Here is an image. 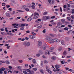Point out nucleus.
<instances>
[{
  "label": "nucleus",
  "instance_id": "nucleus-1",
  "mask_svg": "<svg viewBox=\"0 0 74 74\" xmlns=\"http://www.w3.org/2000/svg\"><path fill=\"white\" fill-rule=\"evenodd\" d=\"M23 70L26 71L27 72H28L29 73H28V74H34V71L33 70L31 71L29 69H23Z\"/></svg>",
  "mask_w": 74,
  "mask_h": 74
},
{
  "label": "nucleus",
  "instance_id": "nucleus-2",
  "mask_svg": "<svg viewBox=\"0 0 74 74\" xmlns=\"http://www.w3.org/2000/svg\"><path fill=\"white\" fill-rule=\"evenodd\" d=\"M59 41V39L57 38H54L51 40V41L50 42V43H53V42H58Z\"/></svg>",
  "mask_w": 74,
  "mask_h": 74
},
{
  "label": "nucleus",
  "instance_id": "nucleus-3",
  "mask_svg": "<svg viewBox=\"0 0 74 74\" xmlns=\"http://www.w3.org/2000/svg\"><path fill=\"white\" fill-rule=\"evenodd\" d=\"M45 40H48V41H51V40H52V38L50 37V36H47L45 38Z\"/></svg>",
  "mask_w": 74,
  "mask_h": 74
},
{
  "label": "nucleus",
  "instance_id": "nucleus-4",
  "mask_svg": "<svg viewBox=\"0 0 74 74\" xmlns=\"http://www.w3.org/2000/svg\"><path fill=\"white\" fill-rule=\"evenodd\" d=\"M46 71H48V73H50V74H52V71L49 70V68L48 67V66H47L46 67Z\"/></svg>",
  "mask_w": 74,
  "mask_h": 74
},
{
  "label": "nucleus",
  "instance_id": "nucleus-5",
  "mask_svg": "<svg viewBox=\"0 0 74 74\" xmlns=\"http://www.w3.org/2000/svg\"><path fill=\"white\" fill-rule=\"evenodd\" d=\"M24 44L27 47H29L30 45V43L29 42H25L24 43Z\"/></svg>",
  "mask_w": 74,
  "mask_h": 74
},
{
  "label": "nucleus",
  "instance_id": "nucleus-6",
  "mask_svg": "<svg viewBox=\"0 0 74 74\" xmlns=\"http://www.w3.org/2000/svg\"><path fill=\"white\" fill-rule=\"evenodd\" d=\"M5 15L7 17H10L11 16H10V14L8 12H7L5 14Z\"/></svg>",
  "mask_w": 74,
  "mask_h": 74
},
{
  "label": "nucleus",
  "instance_id": "nucleus-7",
  "mask_svg": "<svg viewBox=\"0 0 74 74\" xmlns=\"http://www.w3.org/2000/svg\"><path fill=\"white\" fill-rule=\"evenodd\" d=\"M50 16H45V20H47V19H49L50 18Z\"/></svg>",
  "mask_w": 74,
  "mask_h": 74
},
{
  "label": "nucleus",
  "instance_id": "nucleus-8",
  "mask_svg": "<svg viewBox=\"0 0 74 74\" xmlns=\"http://www.w3.org/2000/svg\"><path fill=\"white\" fill-rule=\"evenodd\" d=\"M29 37L30 38H31V39H34V38H35V37H34V36L33 35H29Z\"/></svg>",
  "mask_w": 74,
  "mask_h": 74
},
{
  "label": "nucleus",
  "instance_id": "nucleus-9",
  "mask_svg": "<svg viewBox=\"0 0 74 74\" xmlns=\"http://www.w3.org/2000/svg\"><path fill=\"white\" fill-rule=\"evenodd\" d=\"M38 44L39 46H41V45H42V42H41V41L39 40L38 42Z\"/></svg>",
  "mask_w": 74,
  "mask_h": 74
},
{
  "label": "nucleus",
  "instance_id": "nucleus-10",
  "mask_svg": "<svg viewBox=\"0 0 74 74\" xmlns=\"http://www.w3.org/2000/svg\"><path fill=\"white\" fill-rule=\"evenodd\" d=\"M46 47H47V44H45L43 46L42 48L45 50L46 49Z\"/></svg>",
  "mask_w": 74,
  "mask_h": 74
},
{
  "label": "nucleus",
  "instance_id": "nucleus-11",
  "mask_svg": "<svg viewBox=\"0 0 74 74\" xmlns=\"http://www.w3.org/2000/svg\"><path fill=\"white\" fill-rule=\"evenodd\" d=\"M61 21L62 22V23H66V21H65V20L64 19H62L61 20Z\"/></svg>",
  "mask_w": 74,
  "mask_h": 74
},
{
  "label": "nucleus",
  "instance_id": "nucleus-12",
  "mask_svg": "<svg viewBox=\"0 0 74 74\" xmlns=\"http://www.w3.org/2000/svg\"><path fill=\"white\" fill-rule=\"evenodd\" d=\"M55 67L56 68H59L60 67V66L59 65L57 64L55 65Z\"/></svg>",
  "mask_w": 74,
  "mask_h": 74
},
{
  "label": "nucleus",
  "instance_id": "nucleus-13",
  "mask_svg": "<svg viewBox=\"0 0 74 74\" xmlns=\"http://www.w3.org/2000/svg\"><path fill=\"white\" fill-rule=\"evenodd\" d=\"M26 24H23L21 25V26H19L20 27H22V26H25Z\"/></svg>",
  "mask_w": 74,
  "mask_h": 74
},
{
  "label": "nucleus",
  "instance_id": "nucleus-14",
  "mask_svg": "<svg viewBox=\"0 0 74 74\" xmlns=\"http://www.w3.org/2000/svg\"><path fill=\"white\" fill-rule=\"evenodd\" d=\"M62 47H59L58 50L59 51H62Z\"/></svg>",
  "mask_w": 74,
  "mask_h": 74
},
{
  "label": "nucleus",
  "instance_id": "nucleus-15",
  "mask_svg": "<svg viewBox=\"0 0 74 74\" xmlns=\"http://www.w3.org/2000/svg\"><path fill=\"white\" fill-rule=\"evenodd\" d=\"M5 70V68H1L0 69V71H4Z\"/></svg>",
  "mask_w": 74,
  "mask_h": 74
},
{
  "label": "nucleus",
  "instance_id": "nucleus-16",
  "mask_svg": "<svg viewBox=\"0 0 74 74\" xmlns=\"http://www.w3.org/2000/svg\"><path fill=\"white\" fill-rule=\"evenodd\" d=\"M38 18V16H34L33 18V19H37Z\"/></svg>",
  "mask_w": 74,
  "mask_h": 74
},
{
  "label": "nucleus",
  "instance_id": "nucleus-17",
  "mask_svg": "<svg viewBox=\"0 0 74 74\" xmlns=\"http://www.w3.org/2000/svg\"><path fill=\"white\" fill-rule=\"evenodd\" d=\"M32 21V18L29 17V18H28L27 20V21L28 22H30Z\"/></svg>",
  "mask_w": 74,
  "mask_h": 74
},
{
  "label": "nucleus",
  "instance_id": "nucleus-18",
  "mask_svg": "<svg viewBox=\"0 0 74 74\" xmlns=\"http://www.w3.org/2000/svg\"><path fill=\"white\" fill-rule=\"evenodd\" d=\"M32 62L34 64H36V60L35 59H33Z\"/></svg>",
  "mask_w": 74,
  "mask_h": 74
},
{
  "label": "nucleus",
  "instance_id": "nucleus-19",
  "mask_svg": "<svg viewBox=\"0 0 74 74\" xmlns=\"http://www.w3.org/2000/svg\"><path fill=\"white\" fill-rule=\"evenodd\" d=\"M62 70H60L59 71H58L57 72V74H62V72L61 71Z\"/></svg>",
  "mask_w": 74,
  "mask_h": 74
},
{
  "label": "nucleus",
  "instance_id": "nucleus-20",
  "mask_svg": "<svg viewBox=\"0 0 74 74\" xmlns=\"http://www.w3.org/2000/svg\"><path fill=\"white\" fill-rule=\"evenodd\" d=\"M36 15H38V16H39V14H38V13L35 12L34 13V16H36Z\"/></svg>",
  "mask_w": 74,
  "mask_h": 74
},
{
  "label": "nucleus",
  "instance_id": "nucleus-21",
  "mask_svg": "<svg viewBox=\"0 0 74 74\" xmlns=\"http://www.w3.org/2000/svg\"><path fill=\"white\" fill-rule=\"evenodd\" d=\"M5 62L6 64H10V62L8 60H6L5 61Z\"/></svg>",
  "mask_w": 74,
  "mask_h": 74
},
{
  "label": "nucleus",
  "instance_id": "nucleus-22",
  "mask_svg": "<svg viewBox=\"0 0 74 74\" xmlns=\"http://www.w3.org/2000/svg\"><path fill=\"white\" fill-rule=\"evenodd\" d=\"M67 19H68V21H70V20H71V18L69 17H67Z\"/></svg>",
  "mask_w": 74,
  "mask_h": 74
},
{
  "label": "nucleus",
  "instance_id": "nucleus-23",
  "mask_svg": "<svg viewBox=\"0 0 74 74\" xmlns=\"http://www.w3.org/2000/svg\"><path fill=\"white\" fill-rule=\"evenodd\" d=\"M40 71L43 74H44V71L42 69H40Z\"/></svg>",
  "mask_w": 74,
  "mask_h": 74
},
{
  "label": "nucleus",
  "instance_id": "nucleus-24",
  "mask_svg": "<svg viewBox=\"0 0 74 74\" xmlns=\"http://www.w3.org/2000/svg\"><path fill=\"white\" fill-rule=\"evenodd\" d=\"M61 43L63 45H64V41H63V40L61 41Z\"/></svg>",
  "mask_w": 74,
  "mask_h": 74
},
{
  "label": "nucleus",
  "instance_id": "nucleus-25",
  "mask_svg": "<svg viewBox=\"0 0 74 74\" xmlns=\"http://www.w3.org/2000/svg\"><path fill=\"white\" fill-rule=\"evenodd\" d=\"M51 59H52V60H56V58L55 57H52Z\"/></svg>",
  "mask_w": 74,
  "mask_h": 74
},
{
  "label": "nucleus",
  "instance_id": "nucleus-26",
  "mask_svg": "<svg viewBox=\"0 0 74 74\" xmlns=\"http://www.w3.org/2000/svg\"><path fill=\"white\" fill-rule=\"evenodd\" d=\"M68 26L69 27L68 29H71V27H72V26L71 25H68Z\"/></svg>",
  "mask_w": 74,
  "mask_h": 74
},
{
  "label": "nucleus",
  "instance_id": "nucleus-27",
  "mask_svg": "<svg viewBox=\"0 0 74 74\" xmlns=\"http://www.w3.org/2000/svg\"><path fill=\"white\" fill-rule=\"evenodd\" d=\"M31 34H33V35H36V33H34V32H31Z\"/></svg>",
  "mask_w": 74,
  "mask_h": 74
},
{
  "label": "nucleus",
  "instance_id": "nucleus-28",
  "mask_svg": "<svg viewBox=\"0 0 74 74\" xmlns=\"http://www.w3.org/2000/svg\"><path fill=\"white\" fill-rule=\"evenodd\" d=\"M67 53V52L66 51H65L63 53V55H66Z\"/></svg>",
  "mask_w": 74,
  "mask_h": 74
},
{
  "label": "nucleus",
  "instance_id": "nucleus-29",
  "mask_svg": "<svg viewBox=\"0 0 74 74\" xmlns=\"http://www.w3.org/2000/svg\"><path fill=\"white\" fill-rule=\"evenodd\" d=\"M23 73H24L25 74H28V73H27V72H26V71H23Z\"/></svg>",
  "mask_w": 74,
  "mask_h": 74
},
{
  "label": "nucleus",
  "instance_id": "nucleus-30",
  "mask_svg": "<svg viewBox=\"0 0 74 74\" xmlns=\"http://www.w3.org/2000/svg\"><path fill=\"white\" fill-rule=\"evenodd\" d=\"M40 56V53H38L36 55V56H37V57H39Z\"/></svg>",
  "mask_w": 74,
  "mask_h": 74
},
{
  "label": "nucleus",
  "instance_id": "nucleus-31",
  "mask_svg": "<svg viewBox=\"0 0 74 74\" xmlns=\"http://www.w3.org/2000/svg\"><path fill=\"white\" fill-rule=\"evenodd\" d=\"M71 10H72L71 12L72 14H74V9H72Z\"/></svg>",
  "mask_w": 74,
  "mask_h": 74
},
{
  "label": "nucleus",
  "instance_id": "nucleus-32",
  "mask_svg": "<svg viewBox=\"0 0 74 74\" xmlns=\"http://www.w3.org/2000/svg\"><path fill=\"white\" fill-rule=\"evenodd\" d=\"M31 7L32 8V9H34L36 7H35V6H34V5H32V6H31Z\"/></svg>",
  "mask_w": 74,
  "mask_h": 74
},
{
  "label": "nucleus",
  "instance_id": "nucleus-33",
  "mask_svg": "<svg viewBox=\"0 0 74 74\" xmlns=\"http://www.w3.org/2000/svg\"><path fill=\"white\" fill-rule=\"evenodd\" d=\"M18 62L20 63H22L23 62V61L22 60H18Z\"/></svg>",
  "mask_w": 74,
  "mask_h": 74
},
{
  "label": "nucleus",
  "instance_id": "nucleus-34",
  "mask_svg": "<svg viewBox=\"0 0 74 74\" xmlns=\"http://www.w3.org/2000/svg\"><path fill=\"white\" fill-rule=\"evenodd\" d=\"M17 69H22V67L21 66H17L16 67Z\"/></svg>",
  "mask_w": 74,
  "mask_h": 74
},
{
  "label": "nucleus",
  "instance_id": "nucleus-35",
  "mask_svg": "<svg viewBox=\"0 0 74 74\" xmlns=\"http://www.w3.org/2000/svg\"><path fill=\"white\" fill-rule=\"evenodd\" d=\"M25 9L26 11H29V8H25Z\"/></svg>",
  "mask_w": 74,
  "mask_h": 74
},
{
  "label": "nucleus",
  "instance_id": "nucleus-36",
  "mask_svg": "<svg viewBox=\"0 0 74 74\" xmlns=\"http://www.w3.org/2000/svg\"><path fill=\"white\" fill-rule=\"evenodd\" d=\"M33 69L34 70V71H37V70H38V69L36 68H33Z\"/></svg>",
  "mask_w": 74,
  "mask_h": 74
},
{
  "label": "nucleus",
  "instance_id": "nucleus-37",
  "mask_svg": "<svg viewBox=\"0 0 74 74\" xmlns=\"http://www.w3.org/2000/svg\"><path fill=\"white\" fill-rule=\"evenodd\" d=\"M51 3L52 4H54L55 3V0H52L51 1Z\"/></svg>",
  "mask_w": 74,
  "mask_h": 74
},
{
  "label": "nucleus",
  "instance_id": "nucleus-38",
  "mask_svg": "<svg viewBox=\"0 0 74 74\" xmlns=\"http://www.w3.org/2000/svg\"><path fill=\"white\" fill-rule=\"evenodd\" d=\"M56 71H60V69L59 68H56Z\"/></svg>",
  "mask_w": 74,
  "mask_h": 74
},
{
  "label": "nucleus",
  "instance_id": "nucleus-39",
  "mask_svg": "<svg viewBox=\"0 0 74 74\" xmlns=\"http://www.w3.org/2000/svg\"><path fill=\"white\" fill-rule=\"evenodd\" d=\"M24 7H31V4H30L29 5V6H27L25 5Z\"/></svg>",
  "mask_w": 74,
  "mask_h": 74
},
{
  "label": "nucleus",
  "instance_id": "nucleus-40",
  "mask_svg": "<svg viewBox=\"0 0 74 74\" xmlns=\"http://www.w3.org/2000/svg\"><path fill=\"white\" fill-rule=\"evenodd\" d=\"M49 36H51V37H53V35L52 34H49Z\"/></svg>",
  "mask_w": 74,
  "mask_h": 74
},
{
  "label": "nucleus",
  "instance_id": "nucleus-41",
  "mask_svg": "<svg viewBox=\"0 0 74 74\" xmlns=\"http://www.w3.org/2000/svg\"><path fill=\"white\" fill-rule=\"evenodd\" d=\"M41 27H42V26L40 25V26L37 27V29H40V28H41Z\"/></svg>",
  "mask_w": 74,
  "mask_h": 74
},
{
  "label": "nucleus",
  "instance_id": "nucleus-42",
  "mask_svg": "<svg viewBox=\"0 0 74 74\" xmlns=\"http://www.w3.org/2000/svg\"><path fill=\"white\" fill-rule=\"evenodd\" d=\"M55 10L56 11H59V9H55Z\"/></svg>",
  "mask_w": 74,
  "mask_h": 74
},
{
  "label": "nucleus",
  "instance_id": "nucleus-43",
  "mask_svg": "<svg viewBox=\"0 0 74 74\" xmlns=\"http://www.w3.org/2000/svg\"><path fill=\"white\" fill-rule=\"evenodd\" d=\"M74 16V15H71V18L72 19H74V16Z\"/></svg>",
  "mask_w": 74,
  "mask_h": 74
},
{
  "label": "nucleus",
  "instance_id": "nucleus-44",
  "mask_svg": "<svg viewBox=\"0 0 74 74\" xmlns=\"http://www.w3.org/2000/svg\"><path fill=\"white\" fill-rule=\"evenodd\" d=\"M9 11H11L12 10V8H10L8 9Z\"/></svg>",
  "mask_w": 74,
  "mask_h": 74
},
{
  "label": "nucleus",
  "instance_id": "nucleus-45",
  "mask_svg": "<svg viewBox=\"0 0 74 74\" xmlns=\"http://www.w3.org/2000/svg\"><path fill=\"white\" fill-rule=\"evenodd\" d=\"M55 18V16H53L51 17V19H54Z\"/></svg>",
  "mask_w": 74,
  "mask_h": 74
},
{
  "label": "nucleus",
  "instance_id": "nucleus-46",
  "mask_svg": "<svg viewBox=\"0 0 74 74\" xmlns=\"http://www.w3.org/2000/svg\"><path fill=\"white\" fill-rule=\"evenodd\" d=\"M50 49L51 50H53V49H54V47H51L50 48Z\"/></svg>",
  "mask_w": 74,
  "mask_h": 74
},
{
  "label": "nucleus",
  "instance_id": "nucleus-47",
  "mask_svg": "<svg viewBox=\"0 0 74 74\" xmlns=\"http://www.w3.org/2000/svg\"><path fill=\"white\" fill-rule=\"evenodd\" d=\"M64 30H68V28L65 27L64 28Z\"/></svg>",
  "mask_w": 74,
  "mask_h": 74
},
{
  "label": "nucleus",
  "instance_id": "nucleus-48",
  "mask_svg": "<svg viewBox=\"0 0 74 74\" xmlns=\"http://www.w3.org/2000/svg\"><path fill=\"white\" fill-rule=\"evenodd\" d=\"M41 21V19H38L36 21V22H37V21Z\"/></svg>",
  "mask_w": 74,
  "mask_h": 74
},
{
  "label": "nucleus",
  "instance_id": "nucleus-49",
  "mask_svg": "<svg viewBox=\"0 0 74 74\" xmlns=\"http://www.w3.org/2000/svg\"><path fill=\"white\" fill-rule=\"evenodd\" d=\"M1 34H3V35H5V33L4 32H1Z\"/></svg>",
  "mask_w": 74,
  "mask_h": 74
},
{
  "label": "nucleus",
  "instance_id": "nucleus-50",
  "mask_svg": "<svg viewBox=\"0 0 74 74\" xmlns=\"http://www.w3.org/2000/svg\"><path fill=\"white\" fill-rule=\"evenodd\" d=\"M44 63H48V61L46 60L44 61Z\"/></svg>",
  "mask_w": 74,
  "mask_h": 74
},
{
  "label": "nucleus",
  "instance_id": "nucleus-51",
  "mask_svg": "<svg viewBox=\"0 0 74 74\" xmlns=\"http://www.w3.org/2000/svg\"><path fill=\"white\" fill-rule=\"evenodd\" d=\"M46 29H44L42 31V32L43 33H45V32H46Z\"/></svg>",
  "mask_w": 74,
  "mask_h": 74
},
{
  "label": "nucleus",
  "instance_id": "nucleus-52",
  "mask_svg": "<svg viewBox=\"0 0 74 74\" xmlns=\"http://www.w3.org/2000/svg\"><path fill=\"white\" fill-rule=\"evenodd\" d=\"M60 11H61V12H62V8L61 7L60 8Z\"/></svg>",
  "mask_w": 74,
  "mask_h": 74
},
{
  "label": "nucleus",
  "instance_id": "nucleus-53",
  "mask_svg": "<svg viewBox=\"0 0 74 74\" xmlns=\"http://www.w3.org/2000/svg\"><path fill=\"white\" fill-rule=\"evenodd\" d=\"M47 12H45L44 13V15H47Z\"/></svg>",
  "mask_w": 74,
  "mask_h": 74
},
{
  "label": "nucleus",
  "instance_id": "nucleus-54",
  "mask_svg": "<svg viewBox=\"0 0 74 74\" xmlns=\"http://www.w3.org/2000/svg\"><path fill=\"white\" fill-rule=\"evenodd\" d=\"M22 21H23V22H24L25 21V19H23V18H21V19Z\"/></svg>",
  "mask_w": 74,
  "mask_h": 74
},
{
  "label": "nucleus",
  "instance_id": "nucleus-55",
  "mask_svg": "<svg viewBox=\"0 0 74 74\" xmlns=\"http://www.w3.org/2000/svg\"><path fill=\"white\" fill-rule=\"evenodd\" d=\"M65 69L66 70H69V68H68L67 67H66L65 68Z\"/></svg>",
  "mask_w": 74,
  "mask_h": 74
},
{
  "label": "nucleus",
  "instance_id": "nucleus-56",
  "mask_svg": "<svg viewBox=\"0 0 74 74\" xmlns=\"http://www.w3.org/2000/svg\"><path fill=\"white\" fill-rule=\"evenodd\" d=\"M48 1L49 3H51V1H52V0H48Z\"/></svg>",
  "mask_w": 74,
  "mask_h": 74
},
{
  "label": "nucleus",
  "instance_id": "nucleus-57",
  "mask_svg": "<svg viewBox=\"0 0 74 74\" xmlns=\"http://www.w3.org/2000/svg\"><path fill=\"white\" fill-rule=\"evenodd\" d=\"M2 6H5V3H2Z\"/></svg>",
  "mask_w": 74,
  "mask_h": 74
},
{
  "label": "nucleus",
  "instance_id": "nucleus-58",
  "mask_svg": "<svg viewBox=\"0 0 74 74\" xmlns=\"http://www.w3.org/2000/svg\"><path fill=\"white\" fill-rule=\"evenodd\" d=\"M41 66H42V65L43 64V62H42V61H41Z\"/></svg>",
  "mask_w": 74,
  "mask_h": 74
},
{
  "label": "nucleus",
  "instance_id": "nucleus-59",
  "mask_svg": "<svg viewBox=\"0 0 74 74\" xmlns=\"http://www.w3.org/2000/svg\"><path fill=\"white\" fill-rule=\"evenodd\" d=\"M20 29L21 30H24V28H20Z\"/></svg>",
  "mask_w": 74,
  "mask_h": 74
},
{
  "label": "nucleus",
  "instance_id": "nucleus-60",
  "mask_svg": "<svg viewBox=\"0 0 74 74\" xmlns=\"http://www.w3.org/2000/svg\"><path fill=\"white\" fill-rule=\"evenodd\" d=\"M8 68L9 69H11L12 68V66H8Z\"/></svg>",
  "mask_w": 74,
  "mask_h": 74
},
{
  "label": "nucleus",
  "instance_id": "nucleus-61",
  "mask_svg": "<svg viewBox=\"0 0 74 74\" xmlns=\"http://www.w3.org/2000/svg\"><path fill=\"white\" fill-rule=\"evenodd\" d=\"M14 73H19V71H14Z\"/></svg>",
  "mask_w": 74,
  "mask_h": 74
},
{
  "label": "nucleus",
  "instance_id": "nucleus-62",
  "mask_svg": "<svg viewBox=\"0 0 74 74\" xmlns=\"http://www.w3.org/2000/svg\"><path fill=\"white\" fill-rule=\"evenodd\" d=\"M5 30L6 32H8V30H7V28H5Z\"/></svg>",
  "mask_w": 74,
  "mask_h": 74
},
{
  "label": "nucleus",
  "instance_id": "nucleus-63",
  "mask_svg": "<svg viewBox=\"0 0 74 74\" xmlns=\"http://www.w3.org/2000/svg\"><path fill=\"white\" fill-rule=\"evenodd\" d=\"M25 39L26 40H29V38L25 37Z\"/></svg>",
  "mask_w": 74,
  "mask_h": 74
},
{
  "label": "nucleus",
  "instance_id": "nucleus-64",
  "mask_svg": "<svg viewBox=\"0 0 74 74\" xmlns=\"http://www.w3.org/2000/svg\"><path fill=\"white\" fill-rule=\"evenodd\" d=\"M6 7L7 6V8H9V7H10V5H6Z\"/></svg>",
  "mask_w": 74,
  "mask_h": 74
}]
</instances>
